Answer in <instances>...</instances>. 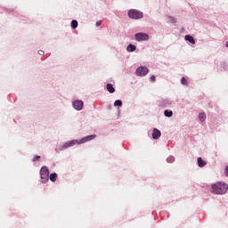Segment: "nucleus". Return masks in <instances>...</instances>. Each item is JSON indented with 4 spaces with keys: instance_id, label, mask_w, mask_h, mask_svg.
Segmentation results:
<instances>
[{
    "instance_id": "f257e3e1",
    "label": "nucleus",
    "mask_w": 228,
    "mask_h": 228,
    "mask_svg": "<svg viewBox=\"0 0 228 228\" xmlns=\"http://www.w3.org/2000/svg\"><path fill=\"white\" fill-rule=\"evenodd\" d=\"M228 191V184L225 183L218 182L212 185V191L217 195L225 194Z\"/></svg>"
},
{
    "instance_id": "f03ea898",
    "label": "nucleus",
    "mask_w": 228,
    "mask_h": 228,
    "mask_svg": "<svg viewBox=\"0 0 228 228\" xmlns=\"http://www.w3.org/2000/svg\"><path fill=\"white\" fill-rule=\"evenodd\" d=\"M127 15L129 18L134 19V20H138V19L143 18V13L135 9L129 10L127 12Z\"/></svg>"
},
{
    "instance_id": "7ed1b4c3",
    "label": "nucleus",
    "mask_w": 228,
    "mask_h": 228,
    "mask_svg": "<svg viewBox=\"0 0 228 228\" xmlns=\"http://www.w3.org/2000/svg\"><path fill=\"white\" fill-rule=\"evenodd\" d=\"M49 169L47 167H41L40 175H41V182L43 183H46L49 181Z\"/></svg>"
},
{
    "instance_id": "20e7f679",
    "label": "nucleus",
    "mask_w": 228,
    "mask_h": 228,
    "mask_svg": "<svg viewBox=\"0 0 228 228\" xmlns=\"http://www.w3.org/2000/svg\"><path fill=\"white\" fill-rule=\"evenodd\" d=\"M134 38L137 42H144L149 40L150 37L145 33H137L134 35Z\"/></svg>"
},
{
    "instance_id": "39448f33",
    "label": "nucleus",
    "mask_w": 228,
    "mask_h": 228,
    "mask_svg": "<svg viewBox=\"0 0 228 228\" xmlns=\"http://www.w3.org/2000/svg\"><path fill=\"white\" fill-rule=\"evenodd\" d=\"M148 73H149L148 68L143 67V66L139 67L135 70L136 76H140V77L146 76Z\"/></svg>"
},
{
    "instance_id": "423d86ee",
    "label": "nucleus",
    "mask_w": 228,
    "mask_h": 228,
    "mask_svg": "<svg viewBox=\"0 0 228 228\" xmlns=\"http://www.w3.org/2000/svg\"><path fill=\"white\" fill-rule=\"evenodd\" d=\"M77 144L80 145L79 140H71V141L64 143V145H62V150H67V149L71 148Z\"/></svg>"
},
{
    "instance_id": "0eeeda50",
    "label": "nucleus",
    "mask_w": 228,
    "mask_h": 228,
    "mask_svg": "<svg viewBox=\"0 0 228 228\" xmlns=\"http://www.w3.org/2000/svg\"><path fill=\"white\" fill-rule=\"evenodd\" d=\"M95 138H96V134H91V135H87V136L81 138L78 142H79V144H84V143H86L88 142L94 140Z\"/></svg>"
},
{
    "instance_id": "6e6552de",
    "label": "nucleus",
    "mask_w": 228,
    "mask_h": 228,
    "mask_svg": "<svg viewBox=\"0 0 228 228\" xmlns=\"http://www.w3.org/2000/svg\"><path fill=\"white\" fill-rule=\"evenodd\" d=\"M83 106H84V102L82 101H75L73 102V108H75V110L78 111L83 109Z\"/></svg>"
},
{
    "instance_id": "1a4fd4ad",
    "label": "nucleus",
    "mask_w": 228,
    "mask_h": 228,
    "mask_svg": "<svg viewBox=\"0 0 228 228\" xmlns=\"http://www.w3.org/2000/svg\"><path fill=\"white\" fill-rule=\"evenodd\" d=\"M160 137H161V132L159 129L154 128L152 130V139L159 140Z\"/></svg>"
},
{
    "instance_id": "9d476101",
    "label": "nucleus",
    "mask_w": 228,
    "mask_h": 228,
    "mask_svg": "<svg viewBox=\"0 0 228 228\" xmlns=\"http://www.w3.org/2000/svg\"><path fill=\"white\" fill-rule=\"evenodd\" d=\"M106 90L110 93V94H114L116 92L114 86L112 84H107L106 85Z\"/></svg>"
},
{
    "instance_id": "9b49d317",
    "label": "nucleus",
    "mask_w": 228,
    "mask_h": 228,
    "mask_svg": "<svg viewBox=\"0 0 228 228\" xmlns=\"http://www.w3.org/2000/svg\"><path fill=\"white\" fill-rule=\"evenodd\" d=\"M184 39H185L187 42H190V44H192V45H195V44H196V41H195L194 37H191V36L187 35V36L184 37Z\"/></svg>"
},
{
    "instance_id": "f8f14e48",
    "label": "nucleus",
    "mask_w": 228,
    "mask_h": 228,
    "mask_svg": "<svg viewBox=\"0 0 228 228\" xmlns=\"http://www.w3.org/2000/svg\"><path fill=\"white\" fill-rule=\"evenodd\" d=\"M197 162L200 167H204L207 165V162L204 161L201 157L198 158Z\"/></svg>"
},
{
    "instance_id": "ddd939ff",
    "label": "nucleus",
    "mask_w": 228,
    "mask_h": 228,
    "mask_svg": "<svg viewBox=\"0 0 228 228\" xmlns=\"http://www.w3.org/2000/svg\"><path fill=\"white\" fill-rule=\"evenodd\" d=\"M126 51L128 53H134V51H136V46L134 45L130 44L127 45Z\"/></svg>"
},
{
    "instance_id": "4468645a",
    "label": "nucleus",
    "mask_w": 228,
    "mask_h": 228,
    "mask_svg": "<svg viewBox=\"0 0 228 228\" xmlns=\"http://www.w3.org/2000/svg\"><path fill=\"white\" fill-rule=\"evenodd\" d=\"M199 119L201 123L205 122L207 119V115L206 113L202 112L199 114Z\"/></svg>"
},
{
    "instance_id": "2eb2a0df",
    "label": "nucleus",
    "mask_w": 228,
    "mask_h": 228,
    "mask_svg": "<svg viewBox=\"0 0 228 228\" xmlns=\"http://www.w3.org/2000/svg\"><path fill=\"white\" fill-rule=\"evenodd\" d=\"M57 178H58V175L56 173L50 175V181H52V183H55Z\"/></svg>"
},
{
    "instance_id": "dca6fc26",
    "label": "nucleus",
    "mask_w": 228,
    "mask_h": 228,
    "mask_svg": "<svg viewBox=\"0 0 228 228\" xmlns=\"http://www.w3.org/2000/svg\"><path fill=\"white\" fill-rule=\"evenodd\" d=\"M164 115H165V117H167V118H172V117H173V111H172V110H166L164 111Z\"/></svg>"
},
{
    "instance_id": "f3484780",
    "label": "nucleus",
    "mask_w": 228,
    "mask_h": 228,
    "mask_svg": "<svg viewBox=\"0 0 228 228\" xmlns=\"http://www.w3.org/2000/svg\"><path fill=\"white\" fill-rule=\"evenodd\" d=\"M77 26H78L77 20H71V28H73V29H76Z\"/></svg>"
},
{
    "instance_id": "a211bd4d",
    "label": "nucleus",
    "mask_w": 228,
    "mask_h": 228,
    "mask_svg": "<svg viewBox=\"0 0 228 228\" xmlns=\"http://www.w3.org/2000/svg\"><path fill=\"white\" fill-rule=\"evenodd\" d=\"M114 107H122V101H120V100L115 101Z\"/></svg>"
},
{
    "instance_id": "6ab92c4d",
    "label": "nucleus",
    "mask_w": 228,
    "mask_h": 228,
    "mask_svg": "<svg viewBox=\"0 0 228 228\" xmlns=\"http://www.w3.org/2000/svg\"><path fill=\"white\" fill-rule=\"evenodd\" d=\"M181 84H182V85H184V86H187V85H188V81H187V79H186L184 77H183L181 78Z\"/></svg>"
},
{
    "instance_id": "aec40b11",
    "label": "nucleus",
    "mask_w": 228,
    "mask_h": 228,
    "mask_svg": "<svg viewBox=\"0 0 228 228\" xmlns=\"http://www.w3.org/2000/svg\"><path fill=\"white\" fill-rule=\"evenodd\" d=\"M41 159V157L40 156H38V155H36V156H34V158L32 159V162H37L38 159Z\"/></svg>"
},
{
    "instance_id": "412c9836",
    "label": "nucleus",
    "mask_w": 228,
    "mask_h": 228,
    "mask_svg": "<svg viewBox=\"0 0 228 228\" xmlns=\"http://www.w3.org/2000/svg\"><path fill=\"white\" fill-rule=\"evenodd\" d=\"M96 28H99V26H102V20H98L95 22Z\"/></svg>"
},
{
    "instance_id": "4be33fe9",
    "label": "nucleus",
    "mask_w": 228,
    "mask_h": 228,
    "mask_svg": "<svg viewBox=\"0 0 228 228\" xmlns=\"http://www.w3.org/2000/svg\"><path fill=\"white\" fill-rule=\"evenodd\" d=\"M150 80H151L152 83H154V81H156V77H155V76H151V77H150Z\"/></svg>"
},
{
    "instance_id": "5701e85b",
    "label": "nucleus",
    "mask_w": 228,
    "mask_h": 228,
    "mask_svg": "<svg viewBox=\"0 0 228 228\" xmlns=\"http://www.w3.org/2000/svg\"><path fill=\"white\" fill-rule=\"evenodd\" d=\"M224 173H225V175L228 177V166H226Z\"/></svg>"
},
{
    "instance_id": "b1692460",
    "label": "nucleus",
    "mask_w": 228,
    "mask_h": 228,
    "mask_svg": "<svg viewBox=\"0 0 228 228\" xmlns=\"http://www.w3.org/2000/svg\"><path fill=\"white\" fill-rule=\"evenodd\" d=\"M39 54L43 56V54H45V52L43 50H39Z\"/></svg>"
},
{
    "instance_id": "393cba45",
    "label": "nucleus",
    "mask_w": 228,
    "mask_h": 228,
    "mask_svg": "<svg viewBox=\"0 0 228 228\" xmlns=\"http://www.w3.org/2000/svg\"><path fill=\"white\" fill-rule=\"evenodd\" d=\"M226 47H228V41L225 43Z\"/></svg>"
}]
</instances>
